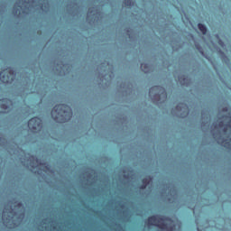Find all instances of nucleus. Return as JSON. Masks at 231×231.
<instances>
[{"mask_svg":"<svg viewBox=\"0 0 231 231\" xmlns=\"http://www.w3.org/2000/svg\"><path fill=\"white\" fill-rule=\"evenodd\" d=\"M51 115L55 122L64 124V122H66V116H68V118H70L73 113L71 112V108H69L68 105L59 104L52 108Z\"/></svg>","mask_w":231,"mask_h":231,"instance_id":"f257e3e1","label":"nucleus"},{"mask_svg":"<svg viewBox=\"0 0 231 231\" xmlns=\"http://www.w3.org/2000/svg\"><path fill=\"white\" fill-rule=\"evenodd\" d=\"M164 221H172L168 217L152 215L147 218L145 221V225H149V226H157L160 230L162 231H172V227L169 229V226Z\"/></svg>","mask_w":231,"mask_h":231,"instance_id":"f03ea898","label":"nucleus"},{"mask_svg":"<svg viewBox=\"0 0 231 231\" xmlns=\"http://www.w3.org/2000/svg\"><path fill=\"white\" fill-rule=\"evenodd\" d=\"M27 127L32 133H39V131L42 130V119L37 116L31 118L27 123Z\"/></svg>","mask_w":231,"mask_h":231,"instance_id":"7ed1b4c3","label":"nucleus"},{"mask_svg":"<svg viewBox=\"0 0 231 231\" xmlns=\"http://www.w3.org/2000/svg\"><path fill=\"white\" fill-rule=\"evenodd\" d=\"M0 80L4 84H8V82H10V76H5V75H3V71H1L0 72Z\"/></svg>","mask_w":231,"mask_h":231,"instance_id":"20e7f679","label":"nucleus"},{"mask_svg":"<svg viewBox=\"0 0 231 231\" xmlns=\"http://www.w3.org/2000/svg\"><path fill=\"white\" fill-rule=\"evenodd\" d=\"M198 28H199V30L201 32V33H202L203 35H207L208 30H207V26H205V24H203V23H199V24H198Z\"/></svg>","mask_w":231,"mask_h":231,"instance_id":"39448f33","label":"nucleus"},{"mask_svg":"<svg viewBox=\"0 0 231 231\" xmlns=\"http://www.w3.org/2000/svg\"><path fill=\"white\" fill-rule=\"evenodd\" d=\"M158 89H160V86H153L149 89V96L152 97V93H154V91H158Z\"/></svg>","mask_w":231,"mask_h":231,"instance_id":"423d86ee","label":"nucleus"},{"mask_svg":"<svg viewBox=\"0 0 231 231\" xmlns=\"http://www.w3.org/2000/svg\"><path fill=\"white\" fill-rule=\"evenodd\" d=\"M5 99H0V109H4L5 111V109H8V105L4 104Z\"/></svg>","mask_w":231,"mask_h":231,"instance_id":"0eeeda50","label":"nucleus"},{"mask_svg":"<svg viewBox=\"0 0 231 231\" xmlns=\"http://www.w3.org/2000/svg\"><path fill=\"white\" fill-rule=\"evenodd\" d=\"M142 183L144 184V185H146V187H147V185H148L149 183H151V178H144V179H143V180H142Z\"/></svg>","mask_w":231,"mask_h":231,"instance_id":"6e6552de","label":"nucleus"},{"mask_svg":"<svg viewBox=\"0 0 231 231\" xmlns=\"http://www.w3.org/2000/svg\"><path fill=\"white\" fill-rule=\"evenodd\" d=\"M125 6H132L133 5V1H131V0H125Z\"/></svg>","mask_w":231,"mask_h":231,"instance_id":"1a4fd4ad","label":"nucleus"},{"mask_svg":"<svg viewBox=\"0 0 231 231\" xmlns=\"http://www.w3.org/2000/svg\"><path fill=\"white\" fill-rule=\"evenodd\" d=\"M140 189H141L142 190H143V189H147V186H146L145 184H142V185L140 186Z\"/></svg>","mask_w":231,"mask_h":231,"instance_id":"9d476101","label":"nucleus"},{"mask_svg":"<svg viewBox=\"0 0 231 231\" xmlns=\"http://www.w3.org/2000/svg\"><path fill=\"white\" fill-rule=\"evenodd\" d=\"M223 125H225V123H223V121H220L218 123V127H223Z\"/></svg>","mask_w":231,"mask_h":231,"instance_id":"9b49d317","label":"nucleus"},{"mask_svg":"<svg viewBox=\"0 0 231 231\" xmlns=\"http://www.w3.org/2000/svg\"><path fill=\"white\" fill-rule=\"evenodd\" d=\"M4 71H9L10 75H14V72L12 70H10V69H6Z\"/></svg>","mask_w":231,"mask_h":231,"instance_id":"f8f14e48","label":"nucleus"},{"mask_svg":"<svg viewBox=\"0 0 231 231\" xmlns=\"http://www.w3.org/2000/svg\"><path fill=\"white\" fill-rule=\"evenodd\" d=\"M141 68H147V64L142 63V64H141Z\"/></svg>","mask_w":231,"mask_h":231,"instance_id":"ddd939ff","label":"nucleus"},{"mask_svg":"<svg viewBox=\"0 0 231 231\" xmlns=\"http://www.w3.org/2000/svg\"><path fill=\"white\" fill-rule=\"evenodd\" d=\"M32 160H35L36 162H39V159L35 158L34 156H31Z\"/></svg>","mask_w":231,"mask_h":231,"instance_id":"4468645a","label":"nucleus"},{"mask_svg":"<svg viewBox=\"0 0 231 231\" xmlns=\"http://www.w3.org/2000/svg\"><path fill=\"white\" fill-rule=\"evenodd\" d=\"M154 97H160V94H158V92H155Z\"/></svg>","mask_w":231,"mask_h":231,"instance_id":"2eb2a0df","label":"nucleus"},{"mask_svg":"<svg viewBox=\"0 0 231 231\" xmlns=\"http://www.w3.org/2000/svg\"><path fill=\"white\" fill-rule=\"evenodd\" d=\"M226 145H230V143H228V142H226Z\"/></svg>","mask_w":231,"mask_h":231,"instance_id":"dca6fc26","label":"nucleus"},{"mask_svg":"<svg viewBox=\"0 0 231 231\" xmlns=\"http://www.w3.org/2000/svg\"><path fill=\"white\" fill-rule=\"evenodd\" d=\"M224 133H226V127L224 128Z\"/></svg>","mask_w":231,"mask_h":231,"instance_id":"f3484780","label":"nucleus"},{"mask_svg":"<svg viewBox=\"0 0 231 231\" xmlns=\"http://www.w3.org/2000/svg\"><path fill=\"white\" fill-rule=\"evenodd\" d=\"M15 14H17V11H15Z\"/></svg>","mask_w":231,"mask_h":231,"instance_id":"a211bd4d","label":"nucleus"}]
</instances>
